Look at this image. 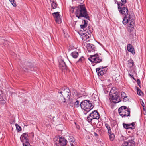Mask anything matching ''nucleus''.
<instances>
[{
  "label": "nucleus",
  "mask_w": 146,
  "mask_h": 146,
  "mask_svg": "<svg viewBox=\"0 0 146 146\" xmlns=\"http://www.w3.org/2000/svg\"><path fill=\"white\" fill-rule=\"evenodd\" d=\"M75 11L76 17L78 19H81L82 17L89 20V17L87 13V11L84 5H79L78 6L72 7L70 9V12L74 13Z\"/></svg>",
  "instance_id": "f257e3e1"
},
{
  "label": "nucleus",
  "mask_w": 146,
  "mask_h": 146,
  "mask_svg": "<svg viewBox=\"0 0 146 146\" xmlns=\"http://www.w3.org/2000/svg\"><path fill=\"white\" fill-rule=\"evenodd\" d=\"M60 95L59 100L61 102L65 103L66 100H69L71 96L70 90L67 88L62 87L58 90L57 91Z\"/></svg>",
  "instance_id": "f03ea898"
},
{
  "label": "nucleus",
  "mask_w": 146,
  "mask_h": 146,
  "mask_svg": "<svg viewBox=\"0 0 146 146\" xmlns=\"http://www.w3.org/2000/svg\"><path fill=\"white\" fill-rule=\"evenodd\" d=\"M119 113L123 118L130 116V109L128 107L122 106L118 109Z\"/></svg>",
  "instance_id": "7ed1b4c3"
},
{
  "label": "nucleus",
  "mask_w": 146,
  "mask_h": 146,
  "mask_svg": "<svg viewBox=\"0 0 146 146\" xmlns=\"http://www.w3.org/2000/svg\"><path fill=\"white\" fill-rule=\"evenodd\" d=\"M115 88H113L111 90L109 95L110 98L112 101L114 103H117L120 101L119 94L115 90Z\"/></svg>",
  "instance_id": "20e7f679"
},
{
  "label": "nucleus",
  "mask_w": 146,
  "mask_h": 146,
  "mask_svg": "<svg viewBox=\"0 0 146 146\" xmlns=\"http://www.w3.org/2000/svg\"><path fill=\"white\" fill-rule=\"evenodd\" d=\"M81 108L87 111H89L93 108L92 104L88 100H85L82 101L80 104Z\"/></svg>",
  "instance_id": "39448f33"
},
{
  "label": "nucleus",
  "mask_w": 146,
  "mask_h": 146,
  "mask_svg": "<svg viewBox=\"0 0 146 146\" xmlns=\"http://www.w3.org/2000/svg\"><path fill=\"white\" fill-rule=\"evenodd\" d=\"M57 146H65L68 143L67 140L62 137H56L54 139Z\"/></svg>",
  "instance_id": "423d86ee"
},
{
  "label": "nucleus",
  "mask_w": 146,
  "mask_h": 146,
  "mask_svg": "<svg viewBox=\"0 0 146 146\" xmlns=\"http://www.w3.org/2000/svg\"><path fill=\"white\" fill-rule=\"evenodd\" d=\"M88 59L92 63L96 64L100 63L102 61V59L99 57L98 55L97 54L91 56Z\"/></svg>",
  "instance_id": "0eeeda50"
},
{
  "label": "nucleus",
  "mask_w": 146,
  "mask_h": 146,
  "mask_svg": "<svg viewBox=\"0 0 146 146\" xmlns=\"http://www.w3.org/2000/svg\"><path fill=\"white\" fill-rule=\"evenodd\" d=\"M91 32L89 30H87V31H84L83 33V34L82 35V38L83 40L88 41H89V38L91 36Z\"/></svg>",
  "instance_id": "6e6552de"
},
{
  "label": "nucleus",
  "mask_w": 146,
  "mask_h": 146,
  "mask_svg": "<svg viewBox=\"0 0 146 146\" xmlns=\"http://www.w3.org/2000/svg\"><path fill=\"white\" fill-rule=\"evenodd\" d=\"M134 137L132 136L129 138L127 141H124L123 144V146H134L135 142Z\"/></svg>",
  "instance_id": "1a4fd4ad"
},
{
  "label": "nucleus",
  "mask_w": 146,
  "mask_h": 146,
  "mask_svg": "<svg viewBox=\"0 0 146 146\" xmlns=\"http://www.w3.org/2000/svg\"><path fill=\"white\" fill-rule=\"evenodd\" d=\"M118 8L119 12L125 17L128 16V10L127 7H120V5L118 3Z\"/></svg>",
  "instance_id": "9d476101"
},
{
  "label": "nucleus",
  "mask_w": 146,
  "mask_h": 146,
  "mask_svg": "<svg viewBox=\"0 0 146 146\" xmlns=\"http://www.w3.org/2000/svg\"><path fill=\"white\" fill-rule=\"evenodd\" d=\"M59 12H57L52 13V15L54 17L55 21L58 24H60L61 23V19L60 17V15Z\"/></svg>",
  "instance_id": "9b49d317"
},
{
  "label": "nucleus",
  "mask_w": 146,
  "mask_h": 146,
  "mask_svg": "<svg viewBox=\"0 0 146 146\" xmlns=\"http://www.w3.org/2000/svg\"><path fill=\"white\" fill-rule=\"evenodd\" d=\"M28 135L26 133H23L20 137L21 141L22 142L29 144L28 141Z\"/></svg>",
  "instance_id": "f8f14e48"
},
{
  "label": "nucleus",
  "mask_w": 146,
  "mask_h": 146,
  "mask_svg": "<svg viewBox=\"0 0 146 146\" xmlns=\"http://www.w3.org/2000/svg\"><path fill=\"white\" fill-rule=\"evenodd\" d=\"M74 138L72 136H69L68 138V146H76L75 143L74 142Z\"/></svg>",
  "instance_id": "ddd939ff"
},
{
  "label": "nucleus",
  "mask_w": 146,
  "mask_h": 146,
  "mask_svg": "<svg viewBox=\"0 0 146 146\" xmlns=\"http://www.w3.org/2000/svg\"><path fill=\"white\" fill-rule=\"evenodd\" d=\"M90 116L92 117L93 119H96L98 120L99 118L100 115L99 113L96 111L94 110L90 114Z\"/></svg>",
  "instance_id": "4468645a"
},
{
  "label": "nucleus",
  "mask_w": 146,
  "mask_h": 146,
  "mask_svg": "<svg viewBox=\"0 0 146 146\" xmlns=\"http://www.w3.org/2000/svg\"><path fill=\"white\" fill-rule=\"evenodd\" d=\"M33 66L32 64L30 63H28L26 66V67H23V70L26 72H29V70H33Z\"/></svg>",
  "instance_id": "2eb2a0df"
},
{
  "label": "nucleus",
  "mask_w": 146,
  "mask_h": 146,
  "mask_svg": "<svg viewBox=\"0 0 146 146\" xmlns=\"http://www.w3.org/2000/svg\"><path fill=\"white\" fill-rule=\"evenodd\" d=\"M86 46L89 52H93L95 50L96 48L92 44H87Z\"/></svg>",
  "instance_id": "dca6fc26"
},
{
  "label": "nucleus",
  "mask_w": 146,
  "mask_h": 146,
  "mask_svg": "<svg viewBox=\"0 0 146 146\" xmlns=\"http://www.w3.org/2000/svg\"><path fill=\"white\" fill-rule=\"evenodd\" d=\"M127 49L128 51L131 52L133 54L135 53L134 48L133 46L130 44H128L127 46Z\"/></svg>",
  "instance_id": "f3484780"
},
{
  "label": "nucleus",
  "mask_w": 146,
  "mask_h": 146,
  "mask_svg": "<svg viewBox=\"0 0 146 146\" xmlns=\"http://www.w3.org/2000/svg\"><path fill=\"white\" fill-rule=\"evenodd\" d=\"M59 66L60 68L62 70L66 69L67 68V66L65 62L62 60H61L60 62Z\"/></svg>",
  "instance_id": "a211bd4d"
},
{
  "label": "nucleus",
  "mask_w": 146,
  "mask_h": 146,
  "mask_svg": "<svg viewBox=\"0 0 146 146\" xmlns=\"http://www.w3.org/2000/svg\"><path fill=\"white\" fill-rule=\"evenodd\" d=\"M130 15H128L127 17H125L123 21V23L124 25L126 24L128 22H130Z\"/></svg>",
  "instance_id": "6ab92c4d"
},
{
  "label": "nucleus",
  "mask_w": 146,
  "mask_h": 146,
  "mask_svg": "<svg viewBox=\"0 0 146 146\" xmlns=\"http://www.w3.org/2000/svg\"><path fill=\"white\" fill-rule=\"evenodd\" d=\"M128 66L130 68H131L134 65L133 61L131 59H130L128 61Z\"/></svg>",
  "instance_id": "aec40b11"
},
{
  "label": "nucleus",
  "mask_w": 146,
  "mask_h": 146,
  "mask_svg": "<svg viewBox=\"0 0 146 146\" xmlns=\"http://www.w3.org/2000/svg\"><path fill=\"white\" fill-rule=\"evenodd\" d=\"M134 26L129 25L127 27V29L129 33H132L133 31Z\"/></svg>",
  "instance_id": "412c9836"
},
{
  "label": "nucleus",
  "mask_w": 146,
  "mask_h": 146,
  "mask_svg": "<svg viewBox=\"0 0 146 146\" xmlns=\"http://www.w3.org/2000/svg\"><path fill=\"white\" fill-rule=\"evenodd\" d=\"M84 24L83 25H80V27L81 29H83V30H84V29L86 28V27H87V20H84Z\"/></svg>",
  "instance_id": "4be33fe9"
},
{
  "label": "nucleus",
  "mask_w": 146,
  "mask_h": 146,
  "mask_svg": "<svg viewBox=\"0 0 146 146\" xmlns=\"http://www.w3.org/2000/svg\"><path fill=\"white\" fill-rule=\"evenodd\" d=\"M71 56L74 58H76L78 56V53L76 51H74L71 53Z\"/></svg>",
  "instance_id": "5701e85b"
},
{
  "label": "nucleus",
  "mask_w": 146,
  "mask_h": 146,
  "mask_svg": "<svg viewBox=\"0 0 146 146\" xmlns=\"http://www.w3.org/2000/svg\"><path fill=\"white\" fill-rule=\"evenodd\" d=\"M110 139L113 141L115 138V135L113 133H112L111 131L110 133H108Z\"/></svg>",
  "instance_id": "b1692460"
},
{
  "label": "nucleus",
  "mask_w": 146,
  "mask_h": 146,
  "mask_svg": "<svg viewBox=\"0 0 146 146\" xmlns=\"http://www.w3.org/2000/svg\"><path fill=\"white\" fill-rule=\"evenodd\" d=\"M51 6L53 9H55L57 7V5L54 1H53L51 3Z\"/></svg>",
  "instance_id": "393cba45"
},
{
  "label": "nucleus",
  "mask_w": 146,
  "mask_h": 146,
  "mask_svg": "<svg viewBox=\"0 0 146 146\" xmlns=\"http://www.w3.org/2000/svg\"><path fill=\"white\" fill-rule=\"evenodd\" d=\"M129 129H134L135 127V125L134 123L133 122L131 124H129Z\"/></svg>",
  "instance_id": "a878e982"
},
{
  "label": "nucleus",
  "mask_w": 146,
  "mask_h": 146,
  "mask_svg": "<svg viewBox=\"0 0 146 146\" xmlns=\"http://www.w3.org/2000/svg\"><path fill=\"white\" fill-rule=\"evenodd\" d=\"M105 68V67H104V68L102 67V68H97L96 69V72L97 73V74H98V76H99V74L102 71V70L103 69Z\"/></svg>",
  "instance_id": "bb28decb"
},
{
  "label": "nucleus",
  "mask_w": 146,
  "mask_h": 146,
  "mask_svg": "<svg viewBox=\"0 0 146 146\" xmlns=\"http://www.w3.org/2000/svg\"><path fill=\"white\" fill-rule=\"evenodd\" d=\"M105 126L106 127L108 131V133H110L111 131L110 126L108 124H105Z\"/></svg>",
  "instance_id": "cd10ccee"
},
{
  "label": "nucleus",
  "mask_w": 146,
  "mask_h": 146,
  "mask_svg": "<svg viewBox=\"0 0 146 146\" xmlns=\"http://www.w3.org/2000/svg\"><path fill=\"white\" fill-rule=\"evenodd\" d=\"M107 70H106V68H105L103 69L100 72V73L99 74V76L100 75L101 76H102L104 74H105L106 71Z\"/></svg>",
  "instance_id": "c85d7f7f"
},
{
  "label": "nucleus",
  "mask_w": 146,
  "mask_h": 146,
  "mask_svg": "<svg viewBox=\"0 0 146 146\" xmlns=\"http://www.w3.org/2000/svg\"><path fill=\"white\" fill-rule=\"evenodd\" d=\"M137 93L138 95L141 96L143 95V93L142 92L141 90L138 87H137Z\"/></svg>",
  "instance_id": "c756f323"
},
{
  "label": "nucleus",
  "mask_w": 146,
  "mask_h": 146,
  "mask_svg": "<svg viewBox=\"0 0 146 146\" xmlns=\"http://www.w3.org/2000/svg\"><path fill=\"white\" fill-rule=\"evenodd\" d=\"M15 125L17 131L18 132L20 131L21 130V127L17 124H15Z\"/></svg>",
  "instance_id": "7c9ffc66"
},
{
  "label": "nucleus",
  "mask_w": 146,
  "mask_h": 146,
  "mask_svg": "<svg viewBox=\"0 0 146 146\" xmlns=\"http://www.w3.org/2000/svg\"><path fill=\"white\" fill-rule=\"evenodd\" d=\"M10 2L11 3L13 6V7H15L17 6V5L15 0H9Z\"/></svg>",
  "instance_id": "2f4dec72"
},
{
  "label": "nucleus",
  "mask_w": 146,
  "mask_h": 146,
  "mask_svg": "<svg viewBox=\"0 0 146 146\" xmlns=\"http://www.w3.org/2000/svg\"><path fill=\"white\" fill-rule=\"evenodd\" d=\"M130 23L129 25H131L134 26L135 21L133 19H131L130 18Z\"/></svg>",
  "instance_id": "473e14b6"
},
{
  "label": "nucleus",
  "mask_w": 146,
  "mask_h": 146,
  "mask_svg": "<svg viewBox=\"0 0 146 146\" xmlns=\"http://www.w3.org/2000/svg\"><path fill=\"white\" fill-rule=\"evenodd\" d=\"M123 125L124 128L127 129H129V124H127L124 123L123 124Z\"/></svg>",
  "instance_id": "72a5a7b5"
},
{
  "label": "nucleus",
  "mask_w": 146,
  "mask_h": 146,
  "mask_svg": "<svg viewBox=\"0 0 146 146\" xmlns=\"http://www.w3.org/2000/svg\"><path fill=\"white\" fill-rule=\"evenodd\" d=\"M87 119L88 121L89 122H91L93 119H93L92 118V117H91V116H90V114L88 116Z\"/></svg>",
  "instance_id": "f704fd0d"
},
{
  "label": "nucleus",
  "mask_w": 146,
  "mask_h": 146,
  "mask_svg": "<svg viewBox=\"0 0 146 146\" xmlns=\"http://www.w3.org/2000/svg\"><path fill=\"white\" fill-rule=\"evenodd\" d=\"M121 97L122 98H125V97L126 96V94L123 92H122L121 93Z\"/></svg>",
  "instance_id": "c9c22d12"
},
{
  "label": "nucleus",
  "mask_w": 146,
  "mask_h": 146,
  "mask_svg": "<svg viewBox=\"0 0 146 146\" xmlns=\"http://www.w3.org/2000/svg\"><path fill=\"white\" fill-rule=\"evenodd\" d=\"M84 60V58L82 56L80 58L78 61L77 62H82V61Z\"/></svg>",
  "instance_id": "e433bc0d"
},
{
  "label": "nucleus",
  "mask_w": 146,
  "mask_h": 146,
  "mask_svg": "<svg viewBox=\"0 0 146 146\" xmlns=\"http://www.w3.org/2000/svg\"><path fill=\"white\" fill-rule=\"evenodd\" d=\"M123 101L124 102H126L128 100V98L127 96H126L125 97V98H123Z\"/></svg>",
  "instance_id": "4c0bfd02"
},
{
  "label": "nucleus",
  "mask_w": 146,
  "mask_h": 146,
  "mask_svg": "<svg viewBox=\"0 0 146 146\" xmlns=\"http://www.w3.org/2000/svg\"><path fill=\"white\" fill-rule=\"evenodd\" d=\"M79 101L77 100L75 103V105L77 107H78L79 104Z\"/></svg>",
  "instance_id": "58836bf2"
},
{
  "label": "nucleus",
  "mask_w": 146,
  "mask_h": 146,
  "mask_svg": "<svg viewBox=\"0 0 146 146\" xmlns=\"http://www.w3.org/2000/svg\"><path fill=\"white\" fill-rule=\"evenodd\" d=\"M141 105L143 106V107H144V103L143 101H142V102H141Z\"/></svg>",
  "instance_id": "ea45409f"
},
{
  "label": "nucleus",
  "mask_w": 146,
  "mask_h": 146,
  "mask_svg": "<svg viewBox=\"0 0 146 146\" xmlns=\"http://www.w3.org/2000/svg\"><path fill=\"white\" fill-rule=\"evenodd\" d=\"M122 2L123 3H126V0H121Z\"/></svg>",
  "instance_id": "a19ab883"
},
{
  "label": "nucleus",
  "mask_w": 146,
  "mask_h": 146,
  "mask_svg": "<svg viewBox=\"0 0 146 146\" xmlns=\"http://www.w3.org/2000/svg\"><path fill=\"white\" fill-rule=\"evenodd\" d=\"M137 82L139 86H140L139 84H140V80L139 79H138L137 80Z\"/></svg>",
  "instance_id": "79ce46f5"
},
{
  "label": "nucleus",
  "mask_w": 146,
  "mask_h": 146,
  "mask_svg": "<svg viewBox=\"0 0 146 146\" xmlns=\"http://www.w3.org/2000/svg\"><path fill=\"white\" fill-rule=\"evenodd\" d=\"M28 144L25 143L23 144V146H27Z\"/></svg>",
  "instance_id": "37998d69"
},
{
  "label": "nucleus",
  "mask_w": 146,
  "mask_h": 146,
  "mask_svg": "<svg viewBox=\"0 0 146 146\" xmlns=\"http://www.w3.org/2000/svg\"><path fill=\"white\" fill-rule=\"evenodd\" d=\"M94 134L95 136H98V135L95 132H94Z\"/></svg>",
  "instance_id": "c03bdc74"
},
{
  "label": "nucleus",
  "mask_w": 146,
  "mask_h": 146,
  "mask_svg": "<svg viewBox=\"0 0 146 146\" xmlns=\"http://www.w3.org/2000/svg\"><path fill=\"white\" fill-rule=\"evenodd\" d=\"M129 74V76L132 78H133V79H134V77L132 75H131V74Z\"/></svg>",
  "instance_id": "a18cd8bd"
},
{
  "label": "nucleus",
  "mask_w": 146,
  "mask_h": 146,
  "mask_svg": "<svg viewBox=\"0 0 146 146\" xmlns=\"http://www.w3.org/2000/svg\"><path fill=\"white\" fill-rule=\"evenodd\" d=\"M120 5V7H123L122 6L123 5V3H121V4H119Z\"/></svg>",
  "instance_id": "49530a36"
},
{
  "label": "nucleus",
  "mask_w": 146,
  "mask_h": 146,
  "mask_svg": "<svg viewBox=\"0 0 146 146\" xmlns=\"http://www.w3.org/2000/svg\"><path fill=\"white\" fill-rule=\"evenodd\" d=\"M76 127L78 129H80V127L78 125V126H77V125H76Z\"/></svg>",
  "instance_id": "de8ad7c7"
}]
</instances>
